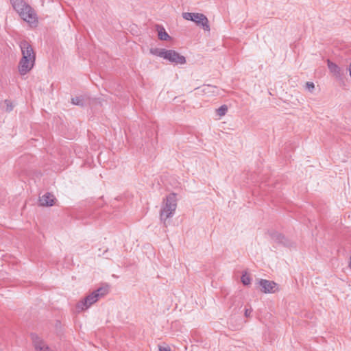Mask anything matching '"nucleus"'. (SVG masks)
Returning a JSON list of instances; mask_svg holds the SVG:
<instances>
[{"label":"nucleus","instance_id":"dca6fc26","mask_svg":"<svg viewBox=\"0 0 351 351\" xmlns=\"http://www.w3.org/2000/svg\"><path fill=\"white\" fill-rule=\"evenodd\" d=\"M348 267H349L350 269H351V254H350V258H349Z\"/></svg>","mask_w":351,"mask_h":351},{"label":"nucleus","instance_id":"6e6552de","mask_svg":"<svg viewBox=\"0 0 351 351\" xmlns=\"http://www.w3.org/2000/svg\"><path fill=\"white\" fill-rule=\"evenodd\" d=\"M56 202L55 196L50 193H46L39 198V204L42 206H52Z\"/></svg>","mask_w":351,"mask_h":351},{"label":"nucleus","instance_id":"7ed1b4c3","mask_svg":"<svg viewBox=\"0 0 351 351\" xmlns=\"http://www.w3.org/2000/svg\"><path fill=\"white\" fill-rule=\"evenodd\" d=\"M20 47L21 58L18 65V70L21 75H24L34 67L36 54L32 45L25 41L21 43Z\"/></svg>","mask_w":351,"mask_h":351},{"label":"nucleus","instance_id":"9b49d317","mask_svg":"<svg viewBox=\"0 0 351 351\" xmlns=\"http://www.w3.org/2000/svg\"><path fill=\"white\" fill-rule=\"evenodd\" d=\"M328 66L330 71L334 75H339L340 74V69L335 63L328 61Z\"/></svg>","mask_w":351,"mask_h":351},{"label":"nucleus","instance_id":"2eb2a0df","mask_svg":"<svg viewBox=\"0 0 351 351\" xmlns=\"http://www.w3.org/2000/svg\"><path fill=\"white\" fill-rule=\"evenodd\" d=\"M159 350L160 351H171V348L168 346H160Z\"/></svg>","mask_w":351,"mask_h":351},{"label":"nucleus","instance_id":"a211bd4d","mask_svg":"<svg viewBox=\"0 0 351 351\" xmlns=\"http://www.w3.org/2000/svg\"><path fill=\"white\" fill-rule=\"evenodd\" d=\"M12 109V104L10 105V107L8 108V110H11Z\"/></svg>","mask_w":351,"mask_h":351},{"label":"nucleus","instance_id":"9d476101","mask_svg":"<svg viewBox=\"0 0 351 351\" xmlns=\"http://www.w3.org/2000/svg\"><path fill=\"white\" fill-rule=\"evenodd\" d=\"M158 37L160 40L163 41H171L172 38L165 31L162 27H158L157 29Z\"/></svg>","mask_w":351,"mask_h":351},{"label":"nucleus","instance_id":"ddd939ff","mask_svg":"<svg viewBox=\"0 0 351 351\" xmlns=\"http://www.w3.org/2000/svg\"><path fill=\"white\" fill-rule=\"evenodd\" d=\"M241 282L243 285L247 286L251 283V277L247 272H244L241 278Z\"/></svg>","mask_w":351,"mask_h":351},{"label":"nucleus","instance_id":"f8f14e48","mask_svg":"<svg viewBox=\"0 0 351 351\" xmlns=\"http://www.w3.org/2000/svg\"><path fill=\"white\" fill-rule=\"evenodd\" d=\"M228 110V108L226 105H222L215 110L216 115L220 118L227 113Z\"/></svg>","mask_w":351,"mask_h":351},{"label":"nucleus","instance_id":"f03ea898","mask_svg":"<svg viewBox=\"0 0 351 351\" xmlns=\"http://www.w3.org/2000/svg\"><path fill=\"white\" fill-rule=\"evenodd\" d=\"M178 198L177 194L171 193L167 195L162 199L159 213L160 221L167 226L170 223V219L174 215L178 207Z\"/></svg>","mask_w":351,"mask_h":351},{"label":"nucleus","instance_id":"f3484780","mask_svg":"<svg viewBox=\"0 0 351 351\" xmlns=\"http://www.w3.org/2000/svg\"><path fill=\"white\" fill-rule=\"evenodd\" d=\"M77 99H76V100H77ZM72 102H73V104H79V102H78V101H76L75 99H72Z\"/></svg>","mask_w":351,"mask_h":351},{"label":"nucleus","instance_id":"1a4fd4ad","mask_svg":"<svg viewBox=\"0 0 351 351\" xmlns=\"http://www.w3.org/2000/svg\"><path fill=\"white\" fill-rule=\"evenodd\" d=\"M32 343L36 351H51L46 343L38 336H32Z\"/></svg>","mask_w":351,"mask_h":351},{"label":"nucleus","instance_id":"39448f33","mask_svg":"<svg viewBox=\"0 0 351 351\" xmlns=\"http://www.w3.org/2000/svg\"><path fill=\"white\" fill-rule=\"evenodd\" d=\"M108 292V289L107 287L99 288L95 292L92 293L86 298L79 302L76 305L77 310L80 312L87 309L89 306L95 303L100 297L106 295Z\"/></svg>","mask_w":351,"mask_h":351},{"label":"nucleus","instance_id":"4468645a","mask_svg":"<svg viewBox=\"0 0 351 351\" xmlns=\"http://www.w3.org/2000/svg\"><path fill=\"white\" fill-rule=\"evenodd\" d=\"M306 87L308 91L313 92V90H314L315 86H314V84L312 82H307L306 84Z\"/></svg>","mask_w":351,"mask_h":351},{"label":"nucleus","instance_id":"20e7f679","mask_svg":"<svg viewBox=\"0 0 351 351\" xmlns=\"http://www.w3.org/2000/svg\"><path fill=\"white\" fill-rule=\"evenodd\" d=\"M150 53L174 64L183 65L186 63V57L173 49L152 48L150 49Z\"/></svg>","mask_w":351,"mask_h":351},{"label":"nucleus","instance_id":"0eeeda50","mask_svg":"<svg viewBox=\"0 0 351 351\" xmlns=\"http://www.w3.org/2000/svg\"><path fill=\"white\" fill-rule=\"evenodd\" d=\"M258 290L265 294L276 293L280 290L278 284L272 280L260 279L256 282Z\"/></svg>","mask_w":351,"mask_h":351},{"label":"nucleus","instance_id":"423d86ee","mask_svg":"<svg viewBox=\"0 0 351 351\" xmlns=\"http://www.w3.org/2000/svg\"><path fill=\"white\" fill-rule=\"evenodd\" d=\"M182 17L186 21H193L206 32H210V26L208 18L202 13L183 12Z\"/></svg>","mask_w":351,"mask_h":351},{"label":"nucleus","instance_id":"f257e3e1","mask_svg":"<svg viewBox=\"0 0 351 351\" xmlns=\"http://www.w3.org/2000/svg\"><path fill=\"white\" fill-rule=\"evenodd\" d=\"M14 10L21 19L31 27H36L38 19L35 10L24 0H10Z\"/></svg>","mask_w":351,"mask_h":351}]
</instances>
